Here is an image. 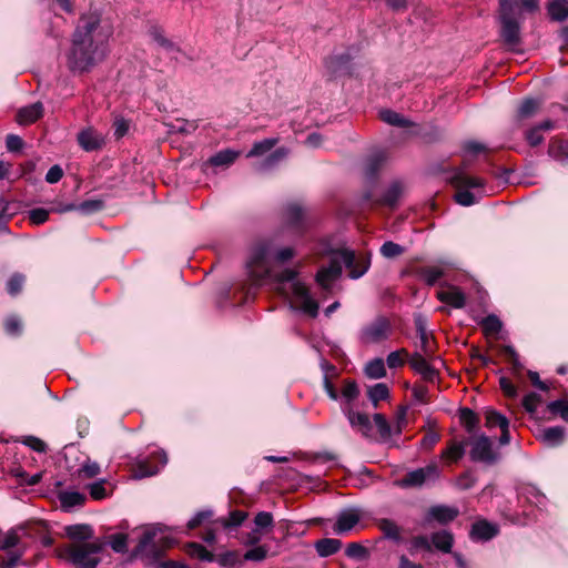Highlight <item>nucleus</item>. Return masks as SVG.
<instances>
[{"mask_svg": "<svg viewBox=\"0 0 568 568\" xmlns=\"http://www.w3.org/2000/svg\"><path fill=\"white\" fill-rule=\"evenodd\" d=\"M114 32L110 16L98 10L80 17L73 32V72L91 71L109 53V40Z\"/></svg>", "mask_w": 568, "mask_h": 568, "instance_id": "f257e3e1", "label": "nucleus"}, {"mask_svg": "<svg viewBox=\"0 0 568 568\" xmlns=\"http://www.w3.org/2000/svg\"><path fill=\"white\" fill-rule=\"evenodd\" d=\"M295 251L291 246L280 247L275 239L257 242L250 251L246 272L251 285L256 287L271 275L272 261L285 263L293 258Z\"/></svg>", "mask_w": 568, "mask_h": 568, "instance_id": "f03ea898", "label": "nucleus"}, {"mask_svg": "<svg viewBox=\"0 0 568 568\" xmlns=\"http://www.w3.org/2000/svg\"><path fill=\"white\" fill-rule=\"evenodd\" d=\"M369 263L368 257H357L352 250H333L329 252L328 266L318 270L315 280L322 288L329 290L333 282L341 276L343 267L349 271L351 278L357 280L367 272Z\"/></svg>", "mask_w": 568, "mask_h": 568, "instance_id": "7ed1b4c3", "label": "nucleus"}, {"mask_svg": "<svg viewBox=\"0 0 568 568\" xmlns=\"http://www.w3.org/2000/svg\"><path fill=\"white\" fill-rule=\"evenodd\" d=\"M275 283L278 292L287 298H293L303 313L311 317L317 316L318 304L312 297L308 287L298 280L296 270L286 268L276 274Z\"/></svg>", "mask_w": 568, "mask_h": 568, "instance_id": "20e7f679", "label": "nucleus"}, {"mask_svg": "<svg viewBox=\"0 0 568 568\" xmlns=\"http://www.w3.org/2000/svg\"><path fill=\"white\" fill-rule=\"evenodd\" d=\"M449 181L457 189L455 201L463 206L473 205L487 194L485 181L481 178L468 175L464 168L456 169Z\"/></svg>", "mask_w": 568, "mask_h": 568, "instance_id": "39448f33", "label": "nucleus"}, {"mask_svg": "<svg viewBox=\"0 0 568 568\" xmlns=\"http://www.w3.org/2000/svg\"><path fill=\"white\" fill-rule=\"evenodd\" d=\"M499 17L501 23V38L509 47L520 41V11L517 0H499Z\"/></svg>", "mask_w": 568, "mask_h": 568, "instance_id": "423d86ee", "label": "nucleus"}, {"mask_svg": "<svg viewBox=\"0 0 568 568\" xmlns=\"http://www.w3.org/2000/svg\"><path fill=\"white\" fill-rule=\"evenodd\" d=\"M170 542L171 540L166 536H163L162 527H149L135 547L133 556L158 558L161 555L162 549L170 546Z\"/></svg>", "mask_w": 568, "mask_h": 568, "instance_id": "0eeeda50", "label": "nucleus"}, {"mask_svg": "<svg viewBox=\"0 0 568 568\" xmlns=\"http://www.w3.org/2000/svg\"><path fill=\"white\" fill-rule=\"evenodd\" d=\"M392 333L390 321L386 316L381 315L363 325L357 333V338L363 345H374L387 341Z\"/></svg>", "mask_w": 568, "mask_h": 568, "instance_id": "6e6552de", "label": "nucleus"}, {"mask_svg": "<svg viewBox=\"0 0 568 568\" xmlns=\"http://www.w3.org/2000/svg\"><path fill=\"white\" fill-rule=\"evenodd\" d=\"M324 389L327 394V396L333 400L341 399V408L344 413L346 408L351 409L353 408L354 402L359 396V388L355 381L345 379L343 382V387L341 395L338 394L337 389L333 385V383L329 381L327 375H324Z\"/></svg>", "mask_w": 568, "mask_h": 568, "instance_id": "1a4fd4ad", "label": "nucleus"}, {"mask_svg": "<svg viewBox=\"0 0 568 568\" xmlns=\"http://www.w3.org/2000/svg\"><path fill=\"white\" fill-rule=\"evenodd\" d=\"M469 457L475 463L493 465L498 462L499 454L493 448L491 439L486 435L474 437L470 440Z\"/></svg>", "mask_w": 568, "mask_h": 568, "instance_id": "9d476101", "label": "nucleus"}, {"mask_svg": "<svg viewBox=\"0 0 568 568\" xmlns=\"http://www.w3.org/2000/svg\"><path fill=\"white\" fill-rule=\"evenodd\" d=\"M440 470L435 463H430L425 467L408 471L397 485L403 488L420 487L426 483L435 481L439 478Z\"/></svg>", "mask_w": 568, "mask_h": 568, "instance_id": "9b49d317", "label": "nucleus"}, {"mask_svg": "<svg viewBox=\"0 0 568 568\" xmlns=\"http://www.w3.org/2000/svg\"><path fill=\"white\" fill-rule=\"evenodd\" d=\"M101 549L100 542L73 545V566L75 568H97L100 562L98 555Z\"/></svg>", "mask_w": 568, "mask_h": 568, "instance_id": "f8f14e48", "label": "nucleus"}, {"mask_svg": "<svg viewBox=\"0 0 568 568\" xmlns=\"http://www.w3.org/2000/svg\"><path fill=\"white\" fill-rule=\"evenodd\" d=\"M285 227L294 235H302L310 223L304 209L298 203H288L284 209Z\"/></svg>", "mask_w": 568, "mask_h": 568, "instance_id": "ddd939ff", "label": "nucleus"}, {"mask_svg": "<svg viewBox=\"0 0 568 568\" xmlns=\"http://www.w3.org/2000/svg\"><path fill=\"white\" fill-rule=\"evenodd\" d=\"M153 458L156 459V464L151 463L146 458H142L138 462L134 475L136 478L153 476L168 463L166 454L163 450L156 452Z\"/></svg>", "mask_w": 568, "mask_h": 568, "instance_id": "4468645a", "label": "nucleus"}, {"mask_svg": "<svg viewBox=\"0 0 568 568\" xmlns=\"http://www.w3.org/2000/svg\"><path fill=\"white\" fill-rule=\"evenodd\" d=\"M426 356L422 352H416L410 356L409 364L424 379L433 382L436 378V371L428 364Z\"/></svg>", "mask_w": 568, "mask_h": 568, "instance_id": "2eb2a0df", "label": "nucleus"}, {"mask_svg": "<svg viewBox=\"0 0 568 568\" xmlns=\"http://www.w3.org/2000/svg\"><path fill=\"white\" fill-rule=\"evenodd\" d=\"M359 521V515L356 510H344L336 519L333 530L336 535H345L351 531Z\"/></svg>", "mask_w": 568, "mask_h": 568, "instance_id": "dca6fc26", "label": "nucleus"}, {"mask_svg": "<svg viewBox=\"0 0 568 568\" xmlns=\"http://www.w3.org/2000/svg\"><path fill=\"white\" fill-rule=\"evenodd\" d=\"M498 534V526L487 520H479L473 524L470 538L473 540L487 541Z\"/></svg>", "mask_w": 568, "mask_h": 568, "instance_id": "f3484780", "label": "nucleus"}, {"mask_svg": "<svg viewBox=\"0 0 568 568\" xmlns=\"http://www.w3.org/2000/svg\"><path fill=\"white\" fill-rule=\"evenodd\" d=\"M349 61L348 53L333 54L326 59L325 65L333 75H342L349 72Z\"/></svg>", "mask_w": 568, "mask_h": 568, "instance_id": "a211bd4d", "label": "nucleus"}, {"mask_svg": "<svg viewBox=\"0 0 568 568\" xmlns=\"http://www.w3.org/2000/svg\"><path fill=\"white\" fill-rule=\"evenodd\" d=\"M459 511L455 507L446 506V505H436L429 508L428 518L434 519L439 524H448L453 521Z\"/></svg>", "mask_w": 568, "mask_h": 568, "instance_id": "6ab92c4d", "label": "nucleus"}, {"mask_svg": "<svg viewBox=\"0 0 568 568\" xmlns=\"http://www.w3.org/2000/svg\"><path fill=\"white\" fill-rule=\"evenodd\" d=\"M43 114V105L41 102L21 108L17 114V121L21 125H27L36 122Z\"/></svg>", "mask_w": 568, "mask_h": 568, "instance_id": "aec40b11", "label": "nucleus"}, {"mask_svg": "<svg viewBox=\"0 0 568 568\" xmlns=\"http://www.w3.org/2000/svg\"><path fill=\"white\" fill-rule=\"evenodd\" d=\"M78 142L84 151L92 152L100 149L104 141L99 133L89 129L78 134Z\"/></svg>", "mask_w": 568, "mask_h": 568, "instance_id": "412c9836", "label": "nucleus"}, {"mask_svg": "<svg viewBox=\"0 0 568 568\" xmlns=\"http://www.w3.org/2000/svg\"><path fill=\"white\" fill-rule=\"evenodd\" d=\"M440 302L446 303L455 308H462L465 305V294L457 287H449L437 292Z\"/></svg>", "mask_w": 568, "mask_h": 568, "instance_id": "4be33fe9", "label": "nucleus"}, {"mask_svg": "<svg viewBox=\"0 0 568 568\" xmlns=\"http://www.w3.org/2000/svg\"><path fill=\"white\" fill-rule=\"evenodd\" d=\"M430 541L432 547L436 548L437 550L445 552V554H452V548L454 545V536L448 530H439L435 531L430 535Z\"/></svg>", "mask_w": 568, "mask_h": 568, "instance_id": "5701e85b", "label": "nucleus"}, {"mask_svg": "<svg viewBox=\"0 0 568 568\" xmlns=\"http://www.w3.org/2000/svg\"><path fill=\"white\" fill-rule=\"evenodd\" d=\"M415 326H416L417 336L419 338L418 347L420 348V352L424 353L425 355H430V353H432L430 341H429L430 334L427 331L426 321L422 315L415 316Z\"/></svg>", "mask_w": 568, "mask_h": 568, "instance_id": "b1692460", "label": "nucleus"}, {"mask_svg": "<svg viewBox=\"0 0 568 568\" xmlns=\"http://www.w3.org/2000/svg\"><path fill=\"white\" fill-rule=\"evenodd\" d=\"M554 122L550 120L542 121L538 125L526 132V140L530 146H537L544 141L542 132L554 129Z\"/></svg>", "mask_w": 568, "mask_h": 568, "instance_id": "393cba45", "label": "nucleus"}, {"mask_svg": "<svg viewBox=\"0 0 568 568\" xmlns=\"http://www.w3.org/2000/svg\"><path fill=\"white\" fill-rule=\"evenodd\" d=\"M386 160L383 151H377L369 155L365 161L364 172L367 179H374Z\"/></svg>", "mask_w": 568, "mask_h": 568, "instance_id": "a878e982", "label": "nucleus"}, {"mask_svg": "<svg viewBox=\"0 0 568 568\" xmlns=\"http://www.w3.org/2000/svg\"><path fill=\"white\" fill-rule=\"evenodd\" d=\"M342 541L336 538H323L315 542V549L320 557H328L342 548Z\"/></svg>", "mask_w": 568, "mask_h": 568, "instance_id": "bb28decb", "label": "nucleus"}, {"mask_svg": "<svg viewBox=\"0 0 568 568\" xmlns=\"http://www.w3.org/2000/svg\"><path fill=\"white\" fill-rule=\"evenodd\" d=\"M547 11L551 20L565 21L568 19V0H552L547 6Z\"/></svg>", "mask_w": 568, "mask_h": 568, "instance_id": "cd10ccee", "label": "nucleus"}, {"mask_svg": "<svg viewBox=\"0 0 568 568\" xmlns=\"http://www.w3.org/2000/svg\"><path fill=\"white\" fill-rule=\"evenodd\" d=\"M344 414L346 415L349 424L353 427H357L363 434H366L371 429V422L366 414L354 412L353 408H346Z\"/></svg>", "mask_w": 568, "mask_h": 568, "instance_id": "c85d7f7f", "label": "nucleus"}, {"mask_svg": "<svg viewBox=\"0 0 568 568\" xmlns=\"http://www.w3.org/2000/svg\"><path fill=\"white\" fill-rule=\"evenodd\" d=\"M565 433L566 430L562 426L547 427L541 433V439L548 446L555 447L564 442Z\"/></svg>", "mask_w": 568, "mask_h": 568, "instance_id": "c756f323", "label": "nucleus"}, {"mask_svg": "<svg viewBox=\"0 0 568 568\" xmlns=\"http://www.w3.org/2000/svg\"><path fill=\"white\" fill-rule=\"evenodd\" d=\"M549 155L560 163L568 162V141L555 139L548 149Z\"/></svg>", "mask_w": 568, "mask_h": 568, "instance_id": "7c9ffc66", "label": "nucleus"}, {"mask_svg": "<svg viewBox=\"0 0 568 568\" xmlns=\"http://www.w3.org/2000/svg\"><path fill=\"white\" fill-rule=\"evenodd\" d=\"M101 471L100 465L91 460L90 458H85L77 469V478L78 479H91L97 477Z\"/></svg>", "mask_w": 568, "mask_h": 568, "instance_id": "2f4dec72", "label": "nucleus"}, {"mask_svg": "<svg viewBox=\"0 0 568 568\" xmlns=\"http://www.w3.org/2000/svg\"><path fill=\"white\" fill-rule=\"evenodd\" d=\"M239 152L231 149L222 150L211 156L207 161L213 166H230L239 156Z\"/></svg>", "mask_w": 568, "mask_h": 568, "instance_id": "473e14b6", "label": "nucleus"}, {"mask_svg": "<svg viewBox=\"0 0 568 568\" xmlns=\"http://www.w3.org/2000/svg\"><path fill=\"white\" fill-rule=\"evenodd\" d=\"M378 528L382 530L385 538L390 539L395 542H400V528L397 524L390 519L383 518L378 521Z\"/></svg>", "mask_w": 568, "mask_h": 568, "instance_id": "72a5a7b5", "label": "nucleus"}, {"mask_svg": "<svg viewBox=\"0 0 568 568\" xmlns=\"http://www.w3.org/2000/svg\"><path fill=\"white\" fill-rule=\"evenodd\" d=\"M364 373L368 378L379 379L386 376V368L383 358H374L369 361L365 367Z\"/></svg>", "mask_w": 568, "mask_h": 568, "instance_id": "f704fd0d", "label": "nucleus"}, {"mask_svg": "<svg viewBox=\"0 0 568 568\" xmlns=\"http://www.w3.org/2000/svg\"><path fill=\"white\" fill-rule=\"evenodd\" d=\"M288 154V150L285 148H278L274 152H272L265 160H263L258 165V171H267L276 166L282 160H284Z\"/></svg>", "mask_w": 568, "mask_h": 568, "instance_id": "c9c22d12", "label": "nucleus"}, {"mask_svg": "<svg viewBox=\"0 0 568 568\" xmlns=\"http://www.w3.org/2000/svg\"><path fill=\"white\" fill-rule=\"evenodd\" d=\"M416 274L427 285H434L443 276V270L437 266H424L416 271Z\"/></svg>", "mask_w": 568, "mask_h": 568, "instance_id": "e433bc0d", "label": "nucleus"}, {"mask_svg": "<svg viewBox=\"0 0 568 568\" xmlns=\"http://www.w3.org/2000/svg\"><path fill=\"white\" fill-rule=\"evenodd\" d=\"M540 103L536 99H525L518 110H517V119L526 120L534 116L539 110Z\"/></svg>", "mask_w": 568, "mask_h": 568, "instance_id": "4c0bfd02", "label": "nucleus"}, {"mask_svg": "<svg viewBox=\"0 0 568 568\" xmlns=\"http://www.w3.org/2000/svg\"><path fill=\"white\" fill-rule=\"evenodd\" d=\"M367 395L374 407H377L379 402L389 397V388L385 383H378L368 388Z\"/></svg>", "mask_w": 568, "mask_h": 568, "instance_id": "58836bf2", "label": "nucleus"}, {"mask_svg": "<svg viewBox=\"0 0 568 568\" xmlns=\"http://www.w3.org/2000/svg\"><path fill=\"white\" fill-rule=\"evenodd\" d=\"M379 116L384 122L393 126L407 128L410 125V122L406 118L388 109L381 110Z\"/></svg>", "mask_w": 568, "mask_h": 568, "instance_id": "ea45409f", "label": "nucleus"}, {"mask_svg": "<svg viewBox=\"0 0 568 568\" xmlns=\"http://www.w3.org/2000/svg\"><path fill=\"white\" fill-rule=\"evenodd\" d=\"M278 140L275 138L264 139L262 141L255 142L252 149L247 153V158L261 156L271 151L276 144Z\"/></svg>", "mask_w": 568, "mask_h": 568, "instance_id": "a19ab883", "label": "nucleus"}, {"mask_svg": "<svg viewBox=\"0 0 568 568\" xmlns=\"http://www.w3.org/2000/svg\"><path fill=\"white\" fill-rule=\"evenodd\" d=\"M402 191H403V189H402L400 183L393 182L384 192L381 203L388 205V206H394L397 203V201L399 200Z\"/></svg>", "mask_w": 568, "mask_h": 568, "instance_id": "79ce46f5", "label": "nucleus"}, {"mask_svg": "<svg viewBox=\"0 0 568 568\" xmlns=\"http://www.w3.org/2000/svg\"><path fill=\"white\" fill-rule=\"evenodd\" d=\"M485 418L488 428L499 427L501 429L509 426L508 418L494 409L486 410Z\"/></svg>", "mask_w": 568, "mask_h": 568, "instance_id": "37998d69", "label": "nucleus"}, {"mask_svg": "<svg viewBox=\"0 0 568 568\" xmlns=\"http://www.w3.org/2000/svg\"><path fill=\"white\" fill-rule=\"evenodd\" d=\"M465 454V444L463 442H452L449 446L443 450L442 457L450 462L459 460Z\"/></svg>", "mask_w": 568, "mask_h": 568, "instance_id": "c03bdc74", "label": "nucleus"}, {"mask_svg": "<svg viewBox=\"0 0 568 568\" xmlns=\"http://www.w3.org/2000/svg\"><path fill=\"white\" fill-rule=\"evenodd\" d=\"M501 355L506 358V361L511 365V371L514 374H519L523 369V365L519 362V356L515 348L510 345H505L501 347Z\"/></svg>", "mask_w": 568, "mask_h": 568, "instance_id": "a18cd8bd", "label": "nucleus"}, {"mask_svg": "<svg viewBox=\"0 0 568 568\" xmlns=\"http://www.w3.org/2000/svg\"><path fill=\"white\" fill-rule=\"evenodd\" d=\"M459 419L468 433H471L477 427L478 416L470 408H462L459 410Z\"/></svg>", "mask_w": 568, "mask_h": 568, "instance_id": "49530a36", "label": "nucleus"}, {"mask_svg": "<svg viewBox=\"0 0 568 568\" xmlns=\"http://www.w3.org/2000/svg\"><path fill=\"white\" fill-rule=\"evenodd\" d=\"M345 555L355 560H365L369 557V551L358 542H349L345 549Z\"/></svg>", "mask_w": 568, "mask_h": 568, "instance_id": "de8ad7c7", "label": "nucleus"}, {"mask_svg": "<svg viewBox=\"0 0 568 568\" xmlns=\"http://www.w3.org/2000/svg\"><path fill=\"white\" fill-rule=\"evenodd\" d=\"M216 561L220 566L226 568H240L242 566V560L240 559L237 551H226L221 554Z\"/></svg>", "mask_w": 568, "mask_h": 568, "instance_id": "09e8293b", "label": "nucleus"}, {"mask_svg": "<svg viewBox=\"0 0 568 568\" xmlns=\"http://www.w3.org/2000/svg\"><path fill=\"white\" fill-rule=\"evenodd\" d=\"M480 325L486 335H493L500 332L503 327L501 321L494 314H490L481 320Z\"/></svg>", "mask_w": 568, "mask_h": 568, "instance_id": "8fccbe9b", "label": "nucleus"}, {"mask_svg": "<svg viewBox=\"0 0 568 568\" xmlns=\"http://www.w3.org/2000/svg\"><path fill=\"white\" fill-rule=\"evenodd\" d=\"M187 554L191 557L197 558L202 561H213L214 556L205 547L200 544L191 542L187 545Z\"/></svg>", "mask_w": 568, "mask_h": 568, "instance_id": "3c124183", "label": "nucleus"}, {"mask_svg": "<svg viewBox=\"0 0 568 568\" xmlns=\"http://www.w3.org/2000/svg\"><path fill=\"white\" fill-rule=\"evenodd\" d=\"M103 209V202L100 200H87L79 205L73 204V211H78L83 215H89L99 212Z\"/></svg>", "mask_w": 568, "mask_h": 568, "instance_id": "603ef678", "label": "nucleus"}, {"mask_svg": "<svg viewBox=\"0 0 568 568\" xmlns=\"http://www.w3.org/2000/svg\"><path fill=\"white\" fill-rule=\"evenodd\" d=\"M93 536V529L90 525L87 524H78L73 525V545H78L77 542L85 541L91 539Z\"/></svg>", "mask_w": 568, "mask_h": 568, "instance_id": "864d4df0", "label": "nucleus"}, {"mask_svg": "<svg viewBox=\"0 0 568 568\" xmlns=\"http://www.w3.org/2000/svg\"><path fill=\"white\" fill-rule=\"evenodd\" d=\"M408 356V352L405 348L390 352L386 358V364L392 369L402 367Z\"/></svg>", "mask_w": 568, "mask_h": 568, "instance_id": "5fc2aeb1", "label": "nucleus"}, {"mask_svg": "<svg viewBox=\"0 0 568 568\" xmlns=\"http://www.w3.org/2000/svg\"><path fill=\"white\" fill-rule=\"evenodd\" d=\"M105 484V479H100L88 485V490L92 499L102 500L109 496Z\"/></svg>", "mask_w": 568, "mask_h": 568, "instance_id": "6e6d98bb", "label": "nucleus"}, {"mask_svg": "<svg viewBox=\"0 0 568 568\" xmlns=\"http://www.w3.org/2000/svg\"><path fill=\"white\" fill-rule=\"evenodd\" d=\"M404 252L405 248L402 245L392 241H387L381 246V254L386 258L397 257Z\"/></svg>", "mask_w": 568, "mask_h": 568, "instance_id": "4d7b16f0", "label": "nucleus"}, {"mask_svg": "<svg viewBox=\"0 0 568 568\" xmlns=\"http://www.w3.org/2000/svg\"><path fill=\"white\" fill-rule=\"evenodd\" d=\"M110 547L118 554L128 551V536L125 534H114L110 536Z\"/></svg>", "mask_w": 568, "mask_h": 568, "instance_id": "13d9d810", "label": "nucleus"}, {"mask_svg": "<svg viewBox=\"0 0 568 568\" xmlns=\"http://www.w3.org/2000/svg\"><path fill=\"white\" fill-rule=\"evenodd\" d=\"M547 408L550 413L558 414L565 422H568V400L557 399L550 402Z\"/></svg>", "mask_w": 568, "mask_h": 568, "instance_id": "bf43d9fd", "label": "nucleus"}, {"mask_svg": "<svg viewBox=\"0 0 568 568\" xmlns=\"http://www.w3.org/2000/svg\"><path fill=\"white\" fill-rule=\"evenodd\" d=\"M24 281H26V277L24 275L20 274V273H16L13 274L8 283H7V291L10 295L14 296L17 294H19L22 290V286L24 284Z\"/></svg>", "mask_w": 568, "mask_h": 568, "instance_id": "052dcab7", "label": "nucleus"}, {"mask_svg": "<svg viewBox=\"0 0 568 568\" xmlns=\"http://www.w3.org/2000/svg\"><path fill=\"white\" fill-rule=\"evenodd\" d=\"M267 556V548L265 546H257L248 549L244 556V560L248 561H263Z\"/></svg>", "mask_w": 568, "mask_h": 568, "instance_id": "680f3d73", "label": "nucleus"}, {"mask_svg": "<svg viewBox=\"0 0 568 568\" xmlns=\"http://www.w3.org/2000/svg\"><path fill=\"white\" fill-rule=\"evenodd\" d=\"M21 443L38 453H43L47 449L45 443L36 436H23Z\"/></svg>", "mask_w": 568, "mask_h": 568, "instance_id": "e2e57ef3", "label": "nucleus"}, {"mask_svg": "<svg viewBox=\"0 0 568 568\" xmlns=\"http://www.w3.org/2000/svg\"><path fill=\"white\" fill-rule=\"evenodd\" d=\"M541 397L537 393H529L527 394L523 399V406L524 408L532 414L537 410V406L540 403Z\"/></svg>", "mask_w": 568, "mask_h": 568, "instance_id": "0e129e2a", "label": "nucleus"}, {"mask_svg": "<svg viewBox=\"0 0 568 568\" xmlns=\"http://www.w3.org/2000/svg\"><path fill=\"white\" fill-rule=\"evenodd\" d=\"M410 545H412V550H417V549H424L427 551L432 550L430 537L428 538L427 536H424V535L413 537L410 540Z\"/></svg>", "mask_w": 568, "mask_h": 568, "instance_id": "69168bd1", "label": "nucleus"}, {"mask_svg": "<svg viewBox=\"0 0 568 568\" xmlns=\"http://www.w3.org/2000/svg\"><path fill=\"white\" fill-rule=\"evenodd\" d=\"M49 211L42 207L29 211V219L32 224L40 225L48 220Z\"/></svg>", "mask_w": 568, "mask_h": 568, "instance_id": "338daca9", "label": "nucleus"}, {"mask_svg": "<svg viewBox=\"0 0 568 568\" xmlns=\"http://www.w3.org/2000/svg\"><path fill=\"white\" fill-rule=\"evenodd\" d=\"M254 524L257 529L271 527L273 525V516L267 511H260L254 518Z\"/></svg>", "mask_w": 568, "mask_h": 568, "instance_id": "774afa93", "label": "nucleus"}]
</instances>
